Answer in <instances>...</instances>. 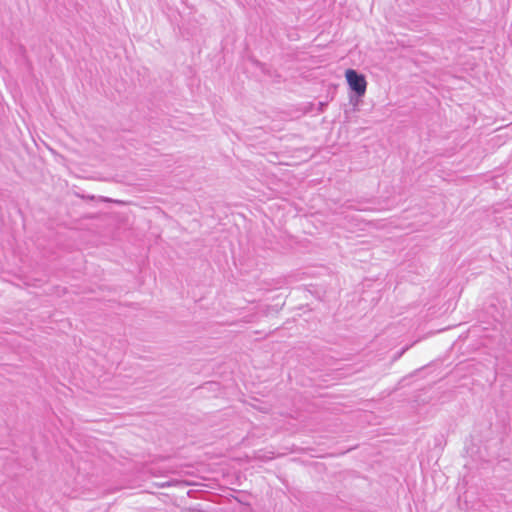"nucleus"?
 <instances>
[{
  "mask_svg": "<svg viewBox=\"0 0 512 512\" xmlns=\"http://www.w3.org/2000/svg\"><path fill=\"white\" fill-rule=\"evenodd\" d=\"M344 76L346 83L354 96L358 99L363 98L368 87L366 76L351 68L345 70Z\"/></svg>",
  "mask_w": 512,
  "mask_h": 512,
  "instance_id": "obj_1",
  "label": "nucleus"
}]
</instances>
